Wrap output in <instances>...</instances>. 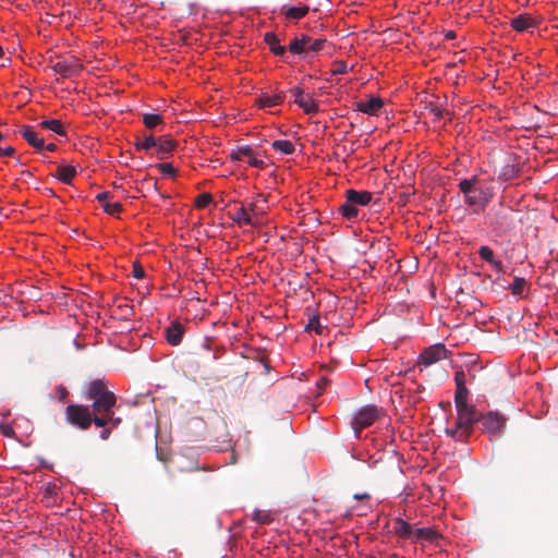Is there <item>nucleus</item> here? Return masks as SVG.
<instances>
[{"mask_svg": "<svg viewBox=\"0 0 558 558\" xmlns=\"http://www.w3.org/2000/svg\"><path fill=\"white\" fill-rule=\"evenodd\" d=\"M84 396L86 400L92 402L88 407L95 414V425L97 427L108 425L118 427L122 423V418L114 415L117 396L108 388V383L105 379H94L86 384Z\"/></svg>", "mask_w": 558, "mask_h": 558, "instance_id": "nucleus-1", "label": "nucleus"}, {"mask_svg": "<svg viewBox=\"0 0 558 558\" xmlns=\"http://www.w3.org/2000/svg\"><path fill=\"white\" fill-rule=\"evenodd\" d=\"M459 189L464 195V204L475 214L484 211L494 196V189L483 184L476 175L460 181Z\"/></svg>", "mask_w": 558, "mask_h": 558, "instance_id": "nucleus-2", "label": "nucleus"}, {"mask_svg": "<svg viewBox=\"0 0 558 558\" xmlns=\"http://www.w3.org/2000/svg\"><path fill=\"white\" fill-rule=\"evenodd\" d=\"M488 223L495 234L505 235L515 227L514 210L512 207L499 203L488 214Z\"/></svg>", "mask_w": 558, "mask_h": 558, "instance_id": "nucleus-3", "label": "nucleus"}, {"mask_svg": "<svg viewBox=\"0 0 558 558\" xmlns=\"http://www.w3.org/2000/svg\"><path fill=\"white\" fill-rule=\"evenodd\" d=\"M64 416L66 423L82 430L88 429L92 423L95 424V414L90 411L88 405L69 404L65 409Z\"/></svg>", "mask_w": 558, "mask_h": 558, "instance_id": "nucleus-4", "label": "nucleus"}, {"mask_svg": "<svg viewBox=\"0 0 558 558\" xmlns=\"http://www.w3.org/2000/svg\"><path fill=\"white\" fill-rule=\"evenodd\" d=\"M456 425L470 438L474 432V424L480 422V413L474 405L457 407Z\"/></svg>", "mask_w": 558, "mask_h": 558, "instance_id": "nucleus-5", "label": "nucleus"}, {"mask_svg": "<svg viewBox=\"0 0 558 558\" xmlns=\"http://www.w3.org/2000/svg\"><path fill=\"white\" fill-rule=\"evenodd\" d=\"M379 415L380 410L376 405L367 404L362 407L351 422L355 436L359 438L362 429L371 426Z\"/></svg>", "mask_w": 558, "mask_h": 558, "instance_id": "nucleus-6", "label": "nucleus"}, {"mask_svg": "<svg viewBox=\"0 0 558 558\" xmlns=\"http://www.w3.org/2000/svg\"><path fill=\"white\" fill-rule=\"evenodd\" d=\"M484 433L489 435H499L506 425V417L498 412L489 411L486 414H480V422Z\"/></svg>", "mask_w": 558, "mask_h": 558, "instance_id": "nucleus-7", "label": "nucleus"}, {"mask_svg": "<svg viewBox=\"0 0 558 558\" xmlns=\"http://www.w3.org/2000/svg\"><path fill=\"white\" fill-rule=\"evenodd\" d=\"M290 93L294 97V104H296L306 114H315L318 112V105L315 99L305 94L303 88L296 86L290 89Z\"/></svg>", "mask_w": 558, "mask_h": 558, "instance_id": "nucleus-8", "label": "nucleus"}, {"mask_svg": "<svg viewBox=\"0 0 558 558\" xmlns=\"http://www.w3.org/2000/svg\"><path fill=\"white\" fill-rule=\"evenodd\" d=\"M52 70L54 73L59 74L63 78H69L77 75L82 70V64L80 61L71 57L66 60H60L52 65Z\"/></svg>", "mask_w": 558, "mask_h": 558, "instance_id": "nucleus-9", "label": "nucleus"}, {"mask_svg": "<svg viewBox=\"0 0 558 558\" xmlns=\"http://www.w3.org/2000/svg\"><path fill=\"white\" fill-rule=\"evenodd\" d=\"M446 357H447V349L444 344H440V343L428 347L420 355V360L425 366H429V365H432L442 359H446Z\"/></svg>", "mask_w": 558, "mask_h": 558, "instance_id": "nucleus-10", "label": "nucleus"}, {"mask_svg": "<svg viewBox=\"0 0 558 558\" xmlns=\"http://www.w3.org/2000/svg\"><path fill=\"white\" fill-rule=\"evenodd\" d=\"M177 147V143L170 136H159L156 138V155L158 159H165L171 155Z\"/></svg>", "mask_w": 558, "mask_h": 558, "instance_id": "nucleus-11", "label": "nucleus"}, {"mask_svg": "<svg viewBox=\"0 0 558 558\" xmlns=\"http://www.w3.org/2000/svg\"><path fill=\"white\" fill-rule=\"evenodd\" d=\"M184 335V327L179 322H173L166 329V339L171 345H179Z\"/></svg>", "mask_w": 558, "mask_h": 558, "instance_id": "nucleus-12", "label": "nucleus"}, {"mask_svg": "<svg viewBox=\"0 0 558 558\" xmlns=\"http://www.w3.org/2000/svg\"><path fill=\"white\" fill-rule=\"evenodd\" d=\"M384 106V101L379 97H372L366 101H360L356 104V108L360 112L367 113L371 116L377 114V112Z\"/></svg>", "mask_w": 558, "mask_h": 558, "instance_id": "nucleus-13", "label": "nucleus"}, {"mask_svg": "<svg viewBox=\"0 0 558 558\" xmlns=\"http://www.w3.org/2000/svg\"><path fill=\"white\" fill-rule=\"evenodd\" d=\"M308 44V35L301 34L300 36H295L289 44L288 50L292 54L304 56L306 57V45Z\"/></svg>", "mask_w": 558, "mask_h": 558, "instance_id": "nucleus-14", "label": "nucleus"}, {"mask_svg": "<svg viewBox=\"0 0 558 558\" xmlns=\"http://www.w3.org/2000/svg\"><path fill=\"white\" fill-rule=\"evenodd\" d=\"M345 195H348L349 203H353L356 207L366 206L372 201V193L367 191H355L351 189L345 192Z\"/></svg>", "mask_w": 558, "mask_h": 558, "instance_id": "nucleus-15", "label": "nucleus"}, {"mask_svg": "<svg viewBox=\"0 0 558 558\" xmlns=\"http://www.w3.org/2000/svg\"><path fill=\"white\" fill-rule=\"evenodd\" d=\"M20 132L29 145L37 149H44V138L39 137L32 126L23 125Z\"/></svg>", "mask_w": 558, "mask_h": 558, "instance_id": "nucleus-16", "label": "nucleus"}, {"mask_svg": "<svg viewBox=\"0 0 558 558\" xmlns=\"http://www.w3.org/2000/svg\"><path fill=\"white\" fill-rule=\"evenodd\" d=\"M535 21L530 14H520L513 17L510 22L511 27L517 32H524L530 27L535 26Z\"/></svg>", "mask_w": 558, "mask_h": 558, "instance_id": "nucleus-17", "label": "nucleus"}, {"mask_svg": "<svg viewBox=\"0 0 558 558\" xmlns=\"http://www.w3.org/2000/svg\"><path fill=\"white\" fill-rule=\"evenodd\" d=\"M264 39H265V43L268 45L270 51L275 56L283 57L286 54L287 47L280 45V40L275 33H272V32L266 33L264 36Z\"/></svg>", "mask_w": 558, "mask_h": 558, "instance_id": "nucleus-18", "label": "nucleus"}, {"mask_svg": "<svg viewBox=\"0 0 558 558\" xmlns=\"http://www.w3.org/2000/svg\"><path fill=\"white\" fill-rule=\"evenodd\" d=\"M440 537L438 531L434 527H418L413 532V541H428L430 543L436 542Z\"/></svg>", "mask_w": 558, "mask_h": 558, "instance_id": "nucleus-19", "label": "nucleus"}, {"mask_svg": "<svg viewBox=\"0 0 558 558\" xmlns=\"http://www.w3.org/2000/svg\"><path fill=\"white\" fill-rule=\"evenodd\" d=\"M478 255L480 257L490 264L496 270L501 271L504 268V265L501 260L496 259L493 250L487 245H482L478 248Z\"/></svg>", "mask_w": 558, "mask_h": 558, "instance_id": "nucleus-20", "label": "nucleus"}, {"mask_svg": "<svg viewBox=\"0 0 558 558\" xmlns=\"http://www.w3.org/2000/svg\"><path fill=\"white\" fill-rule=\"evenodd\" d=\"M233 221H235L240 226L245 225L252 227H256L259 223V220L253 219V217L248 213V209L245 206H242L235 210Z\"/></svg>", "mask_w": 558, "mask_h": 558, "instance_id": "nucleus-21", "label": "nucleus"}, {"mask_svg": "<svg viewBox=\"0 0 558 558\" xmlns=\"http://www.w3.org/2000/svg\"><path fill=\"white\" fill-rule=\"evenodd\" d=\"M284 99V93L279 92L272 96L263 95L256 99L259 108H269L280 105Z\"/></svg>", "mask_w": 558, "mask_h": 558, "instance_id": "nucleus-22", "label": "nucleus"}, {"mask_svg": "<svg viewBox=\"0 0 558 558\" xmlns=\"http://www.w3.org/2000/svg\"><path fill=\"white\" fill-rule=\"evenodd\" d=\"M75 175V167L69 165L59 166L54 174V177L64 184H71Z\"/></svg>", "mask_w": 558, "mask_h": 558, "instance_id": "nucleus-23", "label": "nucleus"}, {"mask_svg": "<svg viewBox=\"0 0 558 558\" xmlns=\"http://www.w3.org/2000/svg\"><path fill=\"white\" fill-rule=\"evenodd\" d=\"M395 533L402 538H412L413 537V527L410 523L402 519H396L393 524Z\"/></svg>", "mask_w": 558, "mask_h": 558, "instance_id": "nucleus-24", "label": "nucleus"}, {"mask_svg": "<svg viewBox=\"0 0 558 558\" xmlns=\"http://www.w3.org/2000/svg\"><path fill=\"white\" fill-rule=\"evenodd\" d=\"M310 11L307 5L302 7H291V8H282V13L287 19L291 20H300L303 19Z\"/></svg>", "mask_w": 558, "mask_h": 558, "instance_id": "nucleus-25", "label": "nucleus"}, {"mask_svg": "<svg viewBox=\"0 0 558 558\" xmlns=\"http://www.w3.org/2000/svg\"><path fill=\"white\" fill-rule=\"evenodd\" d=\"M272 148L282 155H292L295 146L292 142L286 140H277L271 144Z\"/></svg>", "mask_w": 558, "mask_h": 558, "instance_id": "nucleus-26", "label": "nucleus"}, {"mask_svg": "<svg viewBox=\"0 0 558 558\" xmlns=\"http://www.w3.org/2000/svg\"><path fill=\"white\" fill-rule=\"evenodd\" d=\"M327 40L325 38H312L308 36V44L306 45V56L310 53H318L323 51L326 47Z\"/></svg>", "mask_w": 558, "mask_h": 558, "instance_id": "nucleus-27", "label": "nucleus"}, {"mask_svg": "<svg viewBox=\"0 0 558 558\" xmlns=\"http://www.w3.org/2000/svg\"><path fill=\"white\" fill-rule=\"evenodd\" d=\"M339 213L347 219H353L357 216L359 209L353 203H349L348 195H345V203L339 207Z\"/></svg>", "mask_w": 558, "mask_h": 558, "instance_id": "nucleus-28", "label": "nucleus"}, {"mask_svg": "<svg viewBox=\"0 0 558 558\" xmlns=\"http://www.w3.org/2000/svg\"><path fill=\"white\" fill-rule=\"evenodd\" d=\"M518 173L519 168L514 163L508 162L501 168L498 177L504 181H508L515 178Z\"/></svg>", "mask_w": 558, "mask_h": 558, "instance_id": "nucleus-29", "label": "nucleus"}, {"mask_svg": "<svg viewBox=\"0 0 558 558\" xmlns=\"http://www.w3.org/2000/svg\"><path fill=\"white\" fill-rule=\"evenodd\" d=\"M41 128L50 130L59 135H65L66 132L60 120H44L39 124Z\"/></svg>", "mask_w": 558, "mask_h": 558, "instance_id": "nucleus-30", "label": "nucleus"}, {"mask_svg": "<svg viewBox=\"0 0 558 558\" xmlns=\"http://www.w3.org/2000/svg\"><path fill=\"white\" fill-rule=\"evenodd\" d=\"M469 390L466 386H457L454 393V404L457 407L470 405L468 403Z\"/></svg>", "mask_w": 558, "mask_h": 558, "instance_id": "nucleus-31", "label": "nucleus"}, {"mask_svg": "<svg viewBox=\"0 0 558 558\" xmlns=\"http://www.w3.org/2000/svg\"><path fill=\"white\" fill-rule=\"evenodd\" d=\"M445 433L447 436L453 438L457 441L466 442L469 440V437L465 435V433L456 424L452 427H447Z\"/></svg>", "mask_w": 558, "mask_h": 558, "instance_id": "nucleus-32", "label": "nucleus"}, {"mask_svg": "<svg viewBox=\"0 0 558 558\" xmlns=\"http://www.w3.org/2000/svg\"><path fill=\"white\" fill-rule=\"evenodd\" d=\"M143 123L147 129L151 130L162 123V118L160 114L145 113L143 116Z\"/></svg>", "mask_w": 558, "mask_h": 558, "instance_id": "nucleus-33", "label": "nucleus"}, {"mask_svg": "<svg viewBox=\"0 0 558 558\" xmlns=\"http://www.w3.org/2000/svg\"><path fill=\"white\" fill-rule=\"evenodd\" d=\"M252 155V148L250 146H242L232 150L230 154V158L233 161H240L243 158Z\"/></svg>", "mask_w": 558, "mask_h": 558, "instance_id": "nucleus-34", "label": "nucleus"}, {"mask_svg": "<svg viewBox=\"0 0 558 558\" xmlns=\"http://www.w3.org/2000/svg\"><path fill=\"white\" fill-rule=\"evenodd\" d=\"M156 145V137L154 136H146L143 141H137L134 146L137 151L140 150H149L150 148H154Z\"/></svg>", "mask_w": 558, "mask_h": 558, "instance_id": "nucleus-35", "label": "nucleus"}, {"mask_svg": "<svg viewBox=\"0 0 558 558\" xmlns=\"http://www.w3.org/2000/svg\"><path fill=\"white\" fill-rule=\"evenodd\" d=\"M252 519L262 524H268L272 521L271 514L265 510H255L252 514Z\"/></svg>", "mask_w": 558, "mask_h": 558, "instance_id": "nucleus-36", "label": "nucleus"}, {"mask_svg": "<svg viewBox=\"0 0 558 558\" xmlns=\"http://www.w3.org/2000/svg\"><path fill=\"white\" fill-rule=\"evenodd\" d=\"M525 284H526V281L524 278L517 277V278H514V280H513L512 284L509 287V289L511 290L512 294L522 295Z\"/></svg>", "mask_w": 558, "mask_h": 558, "instance_id": "nucleus-37", "label": "nucleus"}, {"mask_svg": "<svg viewBox=\"0 0 558 558\" xmlns=\"http://www.w3.org/2000/svg\"><path fill=\"white\" fill-rule=\"evenodd\" d=\"M213 202V196L209 193L199 194L195 199L197 208H205Z\"/></svg>", "mask_w": 558, "mask_h": 558, "instance_id": "nucleus-38", "label": "nucleus"}, {"mask_svg": "<svg viewBox=\"0 0 558 558\" xmlns=\"http://www.w3.org/2000/svg\"><path fill=\"white\" fill-rule=\"evenodd\" d=\"M306 330H315L316 333L322 335L324 327L319 322V318L314 316L308 320V324L305 327Z\"/></svg>", "mask_w": 558, "mask_h": 558, "instance_id": "nucleus-39", "label": "nucleus"}, {"mask_svg": "<svg viewBox=\"0 0 558 558\" xmlns=\"http://www.w3.org/2000/svg\"><path fill=\"white\" fill-rule=\"evenodd\" d=\"M157 167H158L159 171H160L162 174H165V175H168V177H175V174H177V170H175V168L172 166V163L163 162V163H159Z\"/></svg>", "mask_w": 558, "mask_h": 558, "instance_id": "nucleus-40", "label": "nucleus"}, {"mask_svg": "<svg viewBox=\"0 0 558 558\" xmlns=\"http://www.w3.org/2000/svg\"><path fill=\"white\" fill-rule=\"evenodd\" d=\"M104 210L109 215H117L122 210V205L118 202L114 203H105Z\"/></svg>", "mask_w": 558, "mask_h": 558, "instance_id": "nucleus-41", "label": "nucleus"}, {"mask_svg": "<svg viewBox=\"0 0 558 558\" xmlns=\"http://www.w3.org/2000/svg\"><path fill=\"white\" fill-rule=\"evenodd\" d=\"M429 111L434 114L435 119H441L444 116H449V111L442 109L441 107L429 104Z\"/></svg>", "mask_w": 558, "mask_h": 558, "instance_id": "nucleus-42", "label": "nucleus"}, {"mask_svg": "<svg viewBox=\"0 0 558 558\" xmlns=\"http://www.w3.org/2000/svg\"><path fill=\"white\" fill-rule=\"evenodd\" d=\"M454 383L456 386H465L466 384V374L463 369H459L454 374Z\"/></svg>", "mask_w": 558, "mask_h": 558, "instance_id": "nucleus-43", "label": "nucleus"}, {"mask_svg": "<svg viewBox=\"0 0 558 558\" xmlns=\"http://www.w3.org/2000/svg\"><path fill=\"white\" fill-rule=\"evenodd\" d=\"M247 159H248L247 161H248L250 166H252V167L259 168V169H263L265 167V162L262 159H257L254 156L253 150H252V155L247 156Z\"/></svg>", "mask_w": 558, "mask_h": 558, "instance_id": "nucleus-44", "label": "nucleus"}, {"mask_svg": "<svg viewBox=\"0 0 558 558\" xmlns=\"http://www.w3.org/2000/svg\"><path fill=\"white\" fill-rule=\"evenodd\" d=\"M246 208L254 220H258V216L263 214V210L255 203H250Z\"/></svg>", "mask_w": 558, "mask_h": 558, "instance_id": "nucleus-45", "label": "nucleus"}, {"mask_svg": "<svg viewBox=\"0 0 558 558\" xmlns=\"http://www.w3.org/2000/svg\"><path fill=\"white\" fill-rule=\"evenodd\" d=\"M0 430L7 437H13L15 435L13 427L4 422L0 423Z\"/></svg>", "mask_w": 558, "mask_h": 558, "instance_id": "nucleus-46", "label": "nucleus"}, {"mask_svg": "<svg viewBox=\"0 0 558 558\" xmlns=\"http://www.w3.org/2000/svg\"><path fill=\"white\" fill-rule=\"evenodd\" d=\"M133 276L136 279H143L145 277V270L138 263L133 264Z\"/></svg>", "mask_w": 558, "mask_h": 558, "instance_id": "nucleus-47", "label": "nucleus"}, {"mask_svg": "<svg viewBox=\"0 0 558 558\" xmlns=\"http://www.w3.org/2000/svg\"><path fill=\"white\" fill-rule=\"evenodd\" d=\"M119 310L121 311V314L124 316V317H129L130 315L133 314V306L130 305L129 303L124 302L123 304H120L119 305Z\"/></svg>", "mask_w": 558, "mask_h": 558, "instance_id": "nucleus-48", "label": "nucleus"}, {"mask_svg": "<svg viewBox=\"0 0 558 558\" xmlns=\"http://www.w3.org/2000/svg\"><path fill=\"white\" fill-rule=\"evenodd\" d=\"M57 492H58V486L56 484H52V483H48L45 487V495L47 497H53L57 495Z\"/></svg>", "mask_w": 558, "mask_h": 558, "instance_id": "nucleus-49", "label": "nucleus"}, {"mask_svg": "<svg viewBox=\"0 0 558 558\" xmlns=\"http://www.w3.org/2000/svg\"><path fill=\"white\" fill-rule=\"evenodd\" d=\"M102 430L100 432V438L102 440H107L111 435V428H113L111 425H108L106 427H101Z\"/></svg>", "mask_w": 558, "mask_h": 558, "instance_id": "nucleus-50", "label": "nucleus"}, {"mask_svg": "<svg viewBox=\"0 0 558 558\" xmlns=\"http://www.w3.org/2000/svg\"><path fill=\"white\" fill-rule=\"evenodd\" d=\"M15 153V149L12 146H8L5 148H2L0 146V155L1 156H13Z\"/></svg>", "mask_w": 558, "mask_h": 558, "instance_id": "nucleus-51", "label": "nucleus"}, {"mask_svg": "<svg viewBox=\"0 0 558 558\" xmlns=\"http://www.w3.org/2000/svg\"><path fill=\"white\" fill-rule=\"evenodd\" d=\"M109 197H110L109 192H102V193L97 194L96 199L104 205L105 203H108L107 199Z\"/></svg>", "mask_w": 558, "mask_h": 558, "instance_id": "nucleus-52", "label": "nucleus"}, {"mask_svg": "<svg viewBox=\"0 0 558 558\" xmlns=\"http://www.w3.org/2000/svg\"><path fill=\"white\" fill-rule=\"evenodd\" d=\"M58 390H59V399H60V400H64V399H65V397L68 396V390H66V388H64V387L60 386V387L58 388Z\"/></svg>", "mask_w": 558, "mask_h": 558, "instance_id": "nucleus-53", "label": "nucleus"}, {"mask_svg": "<svg viewBox=\"0 0 558 558\" xmlns=\"http://www.w3.org/2000/svg\"><path fill=\"white\" fill-rule=\"evenodd\" d=\"M354 498L357 499V500H362V499H368L369 498V495L364 493V494H355L354 495Z\"/></svg>", "mask_w": 558, "mask_h": 558, "instance_id": "nucleus-54", "label": "nucleus"}, {"mask_svg": "<svg viewBox=\"0 0 558 558\" xmlns=\"http://www.w3.org/2000/svg\"><path fill=\"white\" fill-rule=\"evenodd\" d=\"M445 38L446 39H454L456 38V33L453 31H448L446 34H445Z\"/></svg>", "mask_w": 558, "mask_h": 558, "instance_id": "nucleus-55", "label": "nucleus"}, {"mask_svg": "<svg viewBox=\"0 0 558 558\" xmlns=\"http://www.w3.org/2000/svg\"><path fill=\"white\" fill-rule=\"evenodd\" d=\"M44 148H46L49 151H54L57 149V145L53 144V143H50V144H48L46 146L44 145Z\"/></svg>", "mask_w": 558, "mask_h": 558, "instance_id": "nucleus-56", "label": "nucleus"}, {"mask_svg": "<svg viewBox=\"0 0 558 558\" xmlns=\"http://www.w3.org/2000/svg\"><path fill=\"white\" fill-rule=\"evenodd\" d=\"M329 383V380L325 377H322L318 381V387L322 388L323 386H326Z\"/></svg>", "mask_w": 558, "mask_h": 558, "instance_id": "nucleus-57", "label": "nucleus"}, {"mask_svg": "<svg viewBox=\"0 0 558 558\" xmlns=\"http://www.w3.org/2000/svg\"><path fill=\"white\" fill-rule=\"evenodd\" d=\"M2 56H3V49H2V47L0 46V57H2Z\"/></svg>", "mask_w": 558, "mask_h": 558, "instance_id": "nucleus-58", "label": "nucleus"}, {"mask_svg": "<svg viewBox=\"0 0 558 558\" xmlns=\"http://www.w3.org/2000/svg\"><path fill=\"white\" fill-rule=\"evenodd\" d=\"M3 140V134L0 132V141Z\"/></svg>", "mask_w": 558, "mask_h": 558, "instance_id": "nucleus-59", "label": "nucleus"}]
</instances>
